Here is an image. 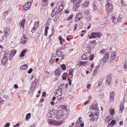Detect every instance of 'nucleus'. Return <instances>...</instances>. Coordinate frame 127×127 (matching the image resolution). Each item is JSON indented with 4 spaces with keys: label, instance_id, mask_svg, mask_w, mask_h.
Wrapping results in <instances>:
<instances>
[{
    "label": "nucleus",
    "instance_id": "1",
    "mask_svg": "<svg viewBox=\"0 0 127 127\" xmlns=\"http://www.w3.org/2000/svg\"><path fill=\"white\" fill-rule=\"evenodd\" d=\"M63 109H60L56 114V116H57L56 118L57 120L56 121V125H61L63 123L64 120V118H63Z\"/></svg>",
    "mask_w": 127,
    "mask_h": 127
},
{
    "label": "nucleus",
    "instance_id": "2",
    "mask_svg": "<svg viewBox=\"0 0 127 127\" xmlns=\"http://www.w3.org/2000/svg\"><path fill=\"white\" fill-rule=\"evenodd\" d=\"M102 35V34L100 32H92L90 37H89V35L88 37H89V39L95 38L96 37L99 38Z\"/></svg>",
    "mask_w": 127,
    "mask_h": 127
},
{
    "label": "nucleus",
    "instance_id": "3",
    "mask_svg": "<svg viewBox=\"0 0 127 127\" xmlns=\"http://www.w3.org/2000/svg\"><path fill=\"white\" fill-rule=\"evenodd\" d=\"M91 55V52L87 51L85 52L82 57L83 60H86L88 59L90 57Z\"/></svg>",
    "mask_w": 127,
    "mask_h": 127
},
{
    "label": "nucleus",
    "instance_id": "4",
    "mask_svg": "<svg viewBox=\"0 0 127 127\" xmlns=\"http://www.w3.org/2000/svg\"><path fill=\"white\" fill-rule=\"evenodd\" d=\"M49 116L50 118L54 119L56 117V110L55 109H52L50 111Z\"/></svg>",
    "mask_w": 127,
    "mask_h": 127
},
{
    "label": "nucleus",
    "instance_id": "5",
    "mask_svg": "<svg viewBox=\"0 0 127 127\" xmlns=\"http://www.w3.org/2000/svg\"><path fill=\"white\" fill-rule=\"evenodd\" d=\"M106 9L108 11L111 12L113 9V6L110 3H108L106 5Z\"/></svg>",
    "mask_w": 127,
    "mask_h": 127
},
{
    "label": "nucleus",
    "instance_id": "6",
    "mask_svg": "<svg viewBox=\"0 0 127 127\" xmlns=\"http://www.w3.org/2000/svg\"><path fill=\"white\" fill-rule=\"evenodd\" d=\"M32 3V2H30L25 3L23 6V9L26 10L29 9L31 6Z\"/></svg>",
    "mask_w": 127,
    "mask_h": 127
},
{
    "label": "nucleus",
    "instance_id": "7",
    "mask_svg": "<svg viewBox=\"0 0 127 127\" xmlns=\"http://www.w3.org/2000/svg\"><path fill=\"white\" fill-rule=\"evenodd\" d=\"M98 104L97 103H93L90 106V109L92 110H96L98 108Z\"/></svg>",
    "mask_w": 127,
    "mask_h": 127
},
{
    "label": "nucleus",
    "instance_id": "8",
    "mask_svg": "<svg viewBox=\"0 0 127 127\" xmlns=\"http://www.w3.org/2000/svg\"><path fill=\"white\" fill-rule=\"evenodd\" d=\"M109 56L108 54L107 53H106L103 56L102 58V60L104 62H106L108 60L109 58Z\"/></svg>",
    "mask_w": 127,
    "mask_h": 127
},
{
    "label": "nucleus",
    "instance_id": "9",
    "mask_svg": "<svg viewBox=\"0 0 127 127\" xmlns=\"http://www.w3.org/2000/svg\"><path fill=\"white\" fill-rule=\"evenodd\" d=\"M111 77V74H109L108 75L106 78V82L107 83L109 84H110L111 82L112 81Z\"/></svg>",
    "mask_w": 127,
    "mask_h": 127
},
{
    "label": "nucleus",
    "instance_id": "10",
    "mask_svg": "<svg viewBox=\"0 0 127 127\" xmlns=\"http://www.w3.org/2000/svg\"><path fill=\"white\" fill-rule=\"evenodd\" d=\"M115 97V93L113 92H112L110 93V101L112 102L114 99Z\"/></svg>",
    "mask_w": 127,
    "mask_h": 127
},
{
    "label": "nucleus",
    "instance_id": "11",
    "mask_svg": "<svg viewBox=\"0 0 127 127\" xmlns=\"http://www.w3.org/2000/svg\"><path fill=\"white\" fill-rule=\"evenodd\" d=\"M116 52H114L113 53H112L111 54V62H113V60H115L116 59Z\"/></svg>",
    "mask_w": 127,
    "mask_h": 127
},
{
    "label": "nucleus",
    "instance_id": "12",
    "mask_svg": "<svg viewBox=\"0 0 127 127\" xmlns=\"http://www.w3.org/2000/svg\"><path fill=\"white\" fill-rule=\"evenodd\" d=\"M27 40V38L25 35H24L21 39V42L23 43L24 44L26 42Z\"/></svg>",
    "mask_w": 127,
    "mask_h": 127
},
{
    "label": "nucleus",
    "instance_id": "13",
    "mask_svg": "<svg viewBox=\"0 0 127 127\" xmlns=\"http://www.w3.org/2000/svg\"><path fill=\"white\" fill-rule=\"evenodd\" d=\"M62 90L60 88H59L56 90V97H58L61 95Z\"/></svg>",
    "mask_w": 127,
    "mask_h": 127
},
{
    "label": "nucleus",
    "instance_id": "14",
    "mask_svg": "<svg viewBox=\"0 0 127 127\" xmlns=\"http://www.w3.org/2000/svg\"><path fill=\"white\" fill-rule=\"evenodd\" d=\"M26 22L25 19H23V20L21 21L19 23V24L20 27H22L23 28H24V24Z\"/></svg>",
    "mask_w": 127,
    "mask_h": 127
},
{
    "label": "nucleus",
    "instance_id": "15",
    "mask_svg": "<svg viewBox=\"0 0 127 127\" xmlns=\"http://www.w3.org/2000/svg\"><path fill=\"white\" fill-rule=\"evenodd\" d=\"M98 116L99 115L94 114L93 115V119H91V121L93 122L94 120L96 121L98 118Z\"/></svg>",
    "mask_w": 127,
    "mask_h": 127
},
{
    "label": "nucleus",
    "instance_id": "16",
    "mask_svg": "<svg viewBox=\"0 0 127 127\" xmlns=\"http://www.w3.org/2000/svg\"><path fill=\"white\" fill-rule=\"evenodd\" d=\"M54 10H53V12L51 15V17H52V19L55 22V18H56V12H54Z\"/></svg>",
    "mask_w": 127,
    "mask_h": 127
},
{
    "label": "nucleus",
    "instance_id": "17",
    "mask_svg": "<svg viewBox=\"0 0 127 127\" xmlns=\"http://www.w3.org/2000/svg\"><path fill=\"white\" fill-rule=\"evenodd\" d=\"M124 108V104H120V106L119 112L122 113L123 112V109Z\"/></svg>",
    "mask_w": 127,
    "mask_h": 127
},
{
    "label": "nucleus",
    "instance_id": "18",
    "mask_svg": "<svg viewBox=\"0 0 127 127\" xmlns=\"http://www.w3.org/2000/svg\"><path fill=\"white\" fill-rule=\"evenodd\" d=\"M82 15L80 14H77L76 16L75 17V19H77V21H79L81 18Z\"/></svg>",
    "mask_w": 127,
    "mask_h": 127
},
{
    "label": "nucleus",
    "instance_id": "19",
    "mask_svg": "<svg viewBox=\"0 0 127 127\" xmlns=\"http://www.w3.org/2000/svg\"><path fill=\"white\" fill-rule=\"evenodd\" d=\"M41 3L43 6H45L48 3L47 0H42Z\"/></svg>",
    "mask_w": 127,
    "mask_h": 127
},
{
    "label": "nucleus",
    "instance_id": "20",
    "mask_svg": "<svg viewBox=\"0 0 127 127\" xmlns=\"http://www.w3.org/2000/svg\"><path fill=\"white\" fill-rule=\"evenodd\" d=\"M7 60V58L5 56L2 59L1 61L4 64H5Z\"/></svg>",
    "mask_w": 127,
    "mask_h": 127
},
{
    "label": "nucleus",
    "instance_id": "21",
    "mask_svg": "<svg viewBox=\"0 0 127 127\" xmlns=\"http://www.w3.org/2000/svg\"><path fill=\"white\" fill-rule=\"evenodd\" d=\"M28 67V65L27 64H24L20 67V70H25Z\"/></svg>",
    "mask_w": 127,
    "mask_h": 127
},
{
    "label": "nucleus",
    "instance_id": "22",
    "mask_svg": "<svg viewBox=\"0 0 127 127\" xmlns=\"http://www.w3.org/2000/svg\"><path fill=\"white\" fill-rule=\"evenodd\" d=\"M26 50L25 49H24V50H23L21 52L20 57H22L24 56V53L26 52Z\"/></svg>",
    "mask_w": 127,
    "mask_h": 127
},
{
    "label": "nucleus",
    "instance_id": "23",
    "mask_svg": "<svg viewBox=\"0 0 127 127\" xmlns=\"http://www.w3.org/2000/svg\"><path fill=\"white\" fill-rule=\"evenodd\" d=\"M56 54L58 57H59L62 55V53L60 51H59L58 50H57L56 51Z\"/></svg>",
    "mask_w": 127,
    "mask_h": 127
},
{
    "label": "nucleus",
    "instance_id": "24",
    "mask_svg": "<svg viewBox=\"0 0 127 127\" xmlns=\"http://www.w3.org/2000/svg\"><path fill=\"white\" fill-rule=\"evenodd\" d=\"M49 27L48 26H46L45 29V32H44V35L46 36H47V31L49 29Z\"/></svg>",
    "mask_w": 127,
    "mask_h": 127
},
{
    "label": "nucleus",
    "instance_id": "25",
    "mask_svg": "<svg viewBox=\"0 0 127 127\" xmlns=\"http://www.w3.org/2000/svg\"><path fill=\"white\" fill-rule=\"evenodd\" d=\"M109 112L113 116L115 114V110L113 109H111L109 110Z\"/></svg>",
    "mask_w": 127,
    "mask_h": 127
},
{
    "label": "nucleus",
    "instance_id": "26",
    "mask_svg": "<svg viewBox=\"0 0 127 127\" xmlns=\"http://www.w3.org/2000/svg\"><path fill=\"white\" fill-rule=\"evenodd\" d=\"M31 116V115L30 113L27 114L26 116V120L27 121H28L30 118Z\"/></svg>",
    "mask_w": 127,
    "mask_h": 127
},
{
    "label": "nucleus",
    "instance_id": "27",
    "mask_svg": "<svg viewBox=\"0 0 127 127\" xmlns=\"http://www.w3.org/2000/svg\"><path fill=\"white\" fill-rule=\"evenodd\" d=\"M58 38L59 40L60 41V44H62L63 43V42H64V40L63 39L62 37H61L60 36Z\"/></svg>",
    "mask_w": 127,
    "mask_h": 127
},
{
    "label": "nucleus",
    "instance_id": "28",
    "mask_svg": "<svg viewBox=\"0 0 127 127\" xmlns=\"http://www.w3.org/2000/svg\"><path fill=\"white\" fill-rule=\"evenodd\" d=\"M16 50H12L11 52L10 53V54L13 55V56H14L15 54L16 53Z\"/></svg>",
    "mask_w": 127,
    "mask_h": 127
},
{
    "label": "nucleus",
    "instance_id": "29",
    "mask_svg": "<svg viewBox=\"0 0 127 127\" xmlns=\"http://www.w3.org/2000/svg\"><path fill=\"white\" fill-rule=\"evenodd\" d=\"M99 68V65H97L96 67V68L95 69L94 72L95 73H96L97 72Z\"/></svg>",
    "mask_w": 127,
    "mask_h": 127
},
{
    "label": "nucleus",
    "instance_id": "30",
    "mask_svg": "<svg viewBox=\"0 0 127 127\" xmlns=\"http://www.w3.org/2000/svg\"><path fill=\"white\" fill-rule=\"evenodd\" d=\"M63 8V5H60L59 6L58 8V11L59 12H60L62 11V10Z\"/></svg>",
    "mask_w": 127,
    "mask_h": 127
},
{
    "label": "nucleus",
    "instance_id": "31",
    "mask_svg": "<svg viewBox=\"0 0 127 127\" xmlns=\"http://www.w3.org/2000/svg\"><path fill=\"white\" fill-rule=\"evenodd\" d=\"M95 110V111L94 114H96V115H99V108H98V109H97L96 110Z\"/></svg>",
    "mask_w": 127,
    "mask_h": 127
},
{
    "label": "nucleus",
    "instance_id": "32",
    "mask_svg": "<svg viewBox=\"0 0 127 127\" xmlns=\"http://www.w3.org/2000/svg\"><path fill=\"white\" fill-rule=\"evenodd\" d=\"M61 66L63 70H65V69L66 66L65 64H61Z\"/></svg>",
    "mask_w": 127,
    "mask_h": 127
},
{
    "label": "nucleus",
    "instance_id": "33",
    "mask_svg": "<svg viewBox=\"0 0 127 127\" xmlns=\"http://www.w3.org/2000/svg\"><path fill=\"white\" fill-rule=\"evenodd\" d=\"M81 118H79L77 121L76 122V123L75 124V125H77V124H78L80 123V122H81Z\"/></svg>",
    "mask_w": 127,
    "mask_h": 127
},
{
    "label": "nucleus",
    "instance_id": "34",
    "mask_svg": "<svg viewBox=\"0 0 127 127\" xmlns=\"http://www.w3.org/2000/svg\"><path fill=\"white\" fill-rule=\"evenodd\" d=\"M89 43L91 44H94L96 43V41L95 40H89Z\"/></svg>",
    "mask_w": 127,
    "mask_h": 127
},
{
    "label": "nucleus",
    "instance_id": "35",
    "mask_svg": "<svg viewBox=\"0 0 127 127\" xmlns=\"http://www.w3.org/2000/svg\"><path fill=\"white\" fill-rule=\"evenodd\" d=\"M9 33V31H4V34L6 37L8 35Z\"/></svg>",
    "mask_w": 127,
    "mask_h": 127
},
{
    "label": "nucleus",
    "instance_id": "36",
    "mask_svg": "<svg viewBox=\"0 0 127 127\" xmlns=\"http://www.w3.org/2000/svg\"><path fill=\"white\" fill-rule=\"evenodd\" d=\"M49 124L51 125H56V122L55 121H53L49 123Z\"/></svg>",
    "mask_w": 127,
    "mask_h": 127
},
{
    "label": "nucleus",
    "instance_id": "37",
    "mask_svg": "<svg viewBox=\"0 0 127 127\" xmlns=\"http://www.w3.org/2000/svg\"><path fill=\"white\" fill-rule=\"evenodd\" d=\"M116 121L115 120H113L111 121L110 124L112 125H114L116 124Z\"/></svg>",
    "mask_w": 127,
    "mask_h": 127
},
{
    "label": "nucleus",
    "instance_id": "38",
    "mask_svg": "<svg viewBox=\"0 0 127 127\" xmlns=\"http://www.w3.org/2000/svg\"><path fill=\"white\" fill-rule=\"evenodd\" d=\"M88 62H84L83 61H81L80 62L81 64L83 65H85Z\"/></svg>",
    "mask_w": 127,
    "mask_h": 127
},
{
    "label": "nucleus",
    "instance_id": "39",
    "mask_svg": "<svg viewBox=\"0 0 127 127\" xmlns=\"http://www.w3.org/2000/svg\"><path fill=\"white\" fill-rule=\"evenodd\" d=\"M107 50L105 49H102L100 50V52L101 53H103L105 52Z\"/></svg>",
    "mask_w": 127,
    "mask_h": 127
},
{
    "label": "nucleus",
    "instance_id": "40",
    "mask_svg": "<svg viewBox=\"0 0 127 127\" xmlns=\"http://www.w3.org/2000/svg\"><path fill=\"white\" fill-rule=\"evenodd\" d=\"M37 28L35 27V26H34L32 28V30H31V32H34V31L36 30Z\"/></svg>",
    "mask_w": 127,
    "mask_h": 127
},
{
    "label": "nucleus",
    "instance_id": "41",
    "mask_svg": "<svg viewBox=\"0 0 127 127\" xmlns=\"http://www.w3.org/2000/svg\"><path fill=\"white\" fill-rule=\"evenodd\" d=\"M59 11H58V12H57V10L56 11V15H57V17H56V18H58L60 16V14L58 12Z\"/></svg>",
    "mask_w": 127,
    "mask_h": 127
},
{
    "label": "nucleus",
    "instance_id": "42",
    "mask_svg": "<svg viewBox=\"0 0 127 127\" xmlns=\"http://www.w3.org/2000/svg\"><path fill=\"white\" fill-rule=\"evenodd\" d=\"M112 19L113 21V23H115L116 21V18L114 16H112Z\"/></svg>",
    "mask_w": 127,
    "mask_h": 127
},
{
    "label": "nucleus",
    "instance_id": "43",
    "mask_svg": "<svg viewBox=\"0 0 127 127\" xmlns=\"http://www.w3.org/2000/svg\"><path fill=\"white\" fill-rule=\"evenodd\" d=\"M94 9L95 10L97 8L96 5L94 3H93L92 5Z\"/></svg>",
    "mask_w": 127,
    "mask_h": 127
},
{
    "label": "nucleus",
    "instance_id": "44",
    "mask_svg": "<svg viewBox=\"0 0 127 127\" xmlns=\"http://www.w3.org/2000/svg\"><path fill=\"white\" fill-rule=\"evenodd\" d=\"M94 57V55L93 54H92L90 58V59L89 60L90 61H92L93 60Z\"/></svg>",
    "mask_w": 127,
    "mask_h": 127
},
{
    "label": "nucleus",
    "instance_id": "45",
    "mask_svg": "<svg viewBox=\"0 0 127 127\" xmlns=\"http://www.w3.org/2000/svg\"><path fill=\"white\" fill-rule=\"evenodd\" d=\"M112 118H110L109 117H107L105 119V120L106 121L109 122L111 119H112Z\"/></svg>",
    "mask_w": 127,
    "mask_h": 127
},
{
    "label": "nucleus",
    "instance_id": "46",
    "mask_svg": "<svg viewBox=\"0 0 127 127\" xmlns=\"http://www.w3.org/2000/svg\"><path fill=\"white\" fill-rule=\"evenodd\" d=\"M4 102V101L2 100V99L0 97V104H3Z\"/></svg>",
    "mask_w": 127,
    "mask_h": 127
},
{
    "label": "nucleus",
    "instance_id": "47",
    "mask_svg": "<svg viewBox=\"0 0 127 127\" xmlns=\"http://www.w3.org/2000/svg\"><path fill=\"white\" fill-rule=\"evenodd\" d=\"M10 125V124L9 123H7L5 124L4 127H9Z\"/></svg>",
    "mask_w": 127,
    "mask_h": 127
},
{
    "label": "nucleus",
    "instance_id": "48",
    "mask_svg": "<svg viewBox=\"0 0 127 127\" xmlns=\"http://www.w3.org/2000/svg\"><path fill=\"white\" fill-rule=\"evenodd\" d=\"M55 59V58H52H52H51V59L49 61V63L51 64L53 63Z\"/></svg>",
    "mask_w": 127,
    "mask_h": 127
},
{
    "label": "nucleus",
    "instance_id": "49",
    "mask_svg": "<svg viewBox=\"0 0 127 127\" xmlns=\"http://www.w3.org/2000/svg\"><path fill=\"white\" fill-rule=\"evenodd\" d=\"M73 15H71L69 16L68 17V18L67 20V21H68L71 20L72 18Z\"/></svg>",
    "mask_w": 127,
    "mask_h": 127
},
{
    "label": "nucleus",
    "instance_id": "50",
    "mask_svg": "<svg viewBox=\"0 0 127 127\" xmlns=\"http://www.w3.org/2000/svg\"><path fill=\"white\" fill-rule=\"evenodd\" d=\"M13 55H11L10 54L9 55V56L8 58V59L9 60H11L13 58Z\"/></svg>",
    "mask_w": 127,
    "mask_h": 127
},
{
    "label": "nucleus",
    "instance_id": "51",
    "mask_svg": "<svg viewBox=\"0 0 127 127\" xmlns=\"http://www.w3.org/2000/svg\"><path fill=\"white\" fill-rule=\"evenodd\" d=\"M34 87H33V86H31L30 89V90L32 92H33L34 91Z\"/></svg>",
    "mask_w": 127,
    "mask_h": 127
},
{
    "label": "nucleus",
    "instance_id": "52",
    "mask_svg": "<svg viewBox=\"0 0 127 127\" xmlns=\"http://www.w3.org/2000/svg\"><path fill=\"white\" fill-rule=\"evenodd\" d=\"M32 68H30L28 70L27 72L28 73H30L32 72Z\"/></svg>",
    "mask_w": 127,
    "mask_h": 127
},
{
    "label": "nucleus",
    "instance_id": "53",
    "mask_svg": "<svg viewBox=\"0 0 127 127\" xmlns=\"http://www.w3.org/2000/svg\"><path fill=\"white\" fill-rule=\"evenodd\" d=\"M89 5L88 2L87 1H86L84 3V5L85 6H87Z\"/></svg>",
    "mask_w": 127,
    "mask_h": 127
},
{
    "label": "nucleus",
    "instance_id": "54",
    "mask_svg": "<svg viewBox=\"0 0 127 127\" xmlns=\"http://www.w3.org/2000/svg\"><path fill=\"white\" fill-rule=\"evenodd\" d=\"M64 86V84H62L60 86V88H60L61 90L62 89H63V87Z\"/></svg>",
    "mask_w": 127,
    "mask_h": 127
},
{
    "label": "nucleus",
    "instance_id": "55",
    "mask_svg": "<svg viewBox=\"0 0 127 127\" xmlns=\"http://www.w3.org/2000/svg\"><path fill=\"white\" fill-rule=\"evenodd\" d=\"M54 29H52L51 30V34L49 36H50V37H51L52 35H53V33H54Z\"/></svg>",
    "mask_w": 127,
    "mask_h": 127
},
{
    "label": "nucleus",
    "instance_id": "56",
    "mask_svg": "<svg viewBox=\"0 0 127 127\" xmlns=\"http://www.w3.org/2000/svg\"><path fill=\"white\" fill-rule=\"evenodd\" d=\"M39 24L37 22H35L34 23V26H35V27L36 28H38V26Z\"/></svg>",
    "mask_w": 127,
    "mask_h": 127
},
{
    "label": "nucleus",
    "instance_id": "57",
    "mask_svg": "<svg viewBox=\"0 0 127 127\" xmlns=\"http://www.w3.org/2000/svg\"><path fill=\"white\" fill-rule=\"evenodd\" d=\"M55 53H53L52 54V56L51 57L52 59V58H55Z\"/></svg>",
    "mask_w": 127,
    "mask_h": 127
},
{
    "label": "nucleus",
    "instance_id": "58",
    "mask_svg": "<svg viewBox=\"0 0 127 127\" xmlns=\"http://www.w3.org/2000/svg\"><path fill=\"white\" fill-rule=\"evenodd\" d=\"M4 39V36H2L1 39L0 40V42H2Z\"/></svg>",
    "mask_w": 127,
    "mask_h": 127
},
{
    "label": "nucleus",
    "instance_id": "59",
    "mask_svg": "<svg viewBox=\"0 0 127 127\" xmlns=\"http://www.w3.org/2000/svg\"><path fill=\"white\" fill-rule=\"evenodd\" d=\"M82 0H76L75 2H76V3L78 4Z\"/></svg>",
    "mask_w": 127,
    "mask_h": 127
},
{
    "label": "nucleus",
    "instance_id": "60",
    "mask_svg": "<svg viewBox=\"0 0 127 127\" xmlns=\"http://www.w3.org/2000/svg\"><path fill=\"white\" fill-rule=\"evenodd\" d=\"M77 27V24H75L74 25V31H75Z\"/></svg>",
    "mask_w": 127,
    "mask_h": 127
},
{
    "label": "nucleus",
    "instance_id": "61",
    "mask_svg": "<svg viewBox=\"0 0 127 127\" xmlns=\"http://www.w3.org/2000/svg\"><path fill=\"white\" fill-rule=\"evenodd\" d=\"M44 101V99L43 98H41L40 99L39 102H40L42 103Z\"/></svg>",
    "mask_w": 127,
    "mask_h": 127
},
{
    "label": "nucleus",
    "instance_id": "62",
    "mask_svg": "<svg viewBox=\"0 0 127 127\" xmlns=\"http://www.w3.org/2000/svg\"><path fill=\"white\" fill-rule=\"evenodd\" d=\"M46 95V93L45 92H43L42 93V96L43 97H44Z\"/></svg>",
    "mask_w": 127,
    "mask_h": 127
},
{
    "label": "nucleus",
    "instance_id": "63",
    "mask_svg": "<svg viewBox=\"0 0 127 127\" xmlns=\"http://www.w3.org/2000/svg\"><path fill=\"white\" fill-rule=\"evenodd\" d=\"M69 77H70L72 78L73 76V74L72 73H70L69 72Z\"/></svg>",
    "mask_w": 127,
    "mask_h": 127
},
{
    "label": "nucleus",
    "instance_id": "64",
    "mask_svg": "<svg viewBox=\"0 0 127 127\" xmlns=\"http://www.w3.org/2000/svg\"><path fill=\"white\" fill-rule=\"evenodd\" d=\"M121 2H122V4L123 5H125V4H126L125 3V2L124 1L122 0V1H121Z\"/></svg>",
    "mask_w": 127,
    "mask_h": 127
}]
</instances>
